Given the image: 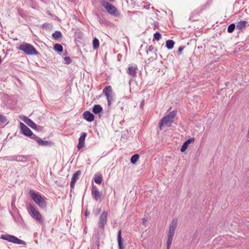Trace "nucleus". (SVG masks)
I'll return each mask as SVG.
<instances>
[{"mask_svg": "<svg viewBox=\"0 0 249 249\" xmlns=\"http://www.w3.org/2000/svg\"><path fill=\"white\" fill-rule=\"evenodd\" d=\"M52 36L54 39H58L62 37V34L60 31H56L53 34Z\"/></svg>", "mask_w": 249, "mask_h": 249, "instance_id": "obj_25", "label": "nucleus"}, {"mask_svg": "<svg viewBox=\"0 0 249 249\" xmlns=\"http://www.w3.org/2000/svg\"><path fill=\"white\" fill-rule=\"evenodd\" d=\"M184 47H182V46H181V47H179L178 49V54H181L182 53V51H183V50L184 49Z\"/></svg>", "mask_w": 249, "mask_h": 249, "instance_id": "obj_37", "label": "nucleus"}, {"mask_svg": "<svg viewBox=\"0 0 249 249\" xmlns=\"http://www.w3.org/2000/svg\"><path fill=\"white\" fill-rule=\"evenodd\" d=\"M161 35L160 33H159L158 32H156L154 34V39H155L156 40H159L160 38H161Z\"/></svg>", "mask_w": 249, "mask_h": 249, "instance_id": "obj_32", "label": "nucleus"}, {"mask_svg": "<svg viewBox=\"0 0 249 249\" xmlns=\"http://www.w3.org/2000/svg\"><path fill=\"white\" fill-rule=\"evenodd\" d=\"M139 158V155L138 154H135L133 155L130 159L131 162L132 164L135 163L138 160Z\"/></svg>", "mask_w": 249, "mask_h": 249, "instance_id": "obj_28", "label": "nucleus"}, {"mask_svg": "<svg viewBox=\"0 0 249 249\" xmlns=\"http://www.w3.org/2000/svg\"><path fill=\"white\" fill-rule=\"evenodd\" d=\"M17 49L23 51L28 55H37L38 53V52L32 45L26 42H23L20 44L17 47Z\"/></svg>", "mask_w": 249, "mask_h": 249, "instance_id": "obj_2", "label": "nucleus"}, {"mask_svg": "<svg viewBox=\"0 0 249 249\" xmlns=\"http://www.w3.org/2000/svg\"><path fill=\"white\" fill-rule=\"evenodd\" d=\"M0 238L16 244L23 245H26V242L18 239V237L14 235L2 234L1 235Z\"/></svg>", "mask_w": 249, "mask_h": 249, "instance_id": "obj_4", "label": "nucleus"}, {"mask_svg": "<svg viewBox=\"0 0 249 249\" xmlns=\"http://www.w3.org/2000/svg\"><path fill=\"white\" fill-rule=\"evenodd\" d=\"M247 22L246 21H240L236 24V28L239 31L242 30L246 25Z\"/></svg>", "mask_w": 249, "mask_h": 249, "instance_id": "obj_20", "label": "nucleus"}, {"mask_svg": "<svg viewBox=\"0 0 249 249\" xmlns=\"http://www.w3.org/2000/svg\"><path fill=\"white\" fill-rule=\"evenodd\" d=\"M7 159L9 160H15L20 162H25L26 160V158L24 156L17 155L12 157H7Z\"/></svg>", "mask_w": 249, "mask_h": 249, "instance_id": "obj_14", "label": "nucleus"}, {"mask_svg": "<svg viewBox=\"0 0 249 249\" xmlns=\"http://www.w3.org/2000/svg\"><path fill=\"white\" fill-rule=\"evenodd\" d=\"M91 193L93 197L95 200L97 201L101 198L102 194L97 189H96L94 186H92Z\"/></svg>", "mask_w": 249, "mask_h": 249, "instance_id": "obj_17", "label": "nucleus"}, {"mask_svg": "<svg viewBox=\"0 0 249 249\" xmlns=\"http://www.w3.org/2000/svg\"><path fill=\"white\" fill-rule=\"evenodd\" d=\"M142 105V103H141V106Z\"/></svg>", "mask_w": 249, "mask_h": 249, "instance_id": "obj_43", "label": "nucleus"}, {"mask_svg": "<svg viewBox=\"0 0 249 249\" xmlns=\"http://www.w3.org/2000/svg\"><path fill=\"white\" fill-rule=\"evenodd\" d=\"M92 45H93V49L95 50V49H97L99 46V40L96 38H94L93 40V41H92Z\"/></svg>", "mask_w": 249, "mask_h": 249, "instance_id": "obj_27", "label": "nucleus"}, {"mask_svg": "<svg viewBox=\"0 0 249 249\" xmlns=\"http://www.w3.org/2000/svg\"><path fill=\"white\" fill-rule=\"evenodd\" d=\"M112 89L111 86H107L103 89V93L105 95H108L111 94Z\"/></svg>", "mask_w": 249, "mask_h": 249, "instance_id": "obj_26", "label": "nucleus"}, {"mask_svg": "<svg viewBox=\"0 0 249 249\" xmlns=\"http://www.w3.org/2000/svg\"><path fill=\"white\" fill-rule=\"evenodd\" d=\"M20 119L28 125L30 126L31 128L33 129H36L37 125L36 124H35L32 120L28 118L27 117L23 116L22 117H20Z\"/></svg>", "mask_w": 249, "mask_h": 249, "instance_id": "obj_12", "label": "nucleus"}, {"mask_svg": "<svg viewBox=\"0 0 249 249\" xmlns=\"http://www.w3.org/2000/svg\"><path fill=\"white\" fill-rule=\"evenodd\" d=\"M137 71L138 68L137 65L133 64L129 65L127 72L130 76L134 77L136 76Z\"/></svg>", "mask_w": 249, "mask_h": 249, "instance_id": "obj_11", "label": "nucleus"}, {"mask_svg": "<svg viewBox=\"0 0 249 249\" xmlns=\"http://www.w3.org/2000/svg\"><path fill=\"white\" fill-rule=\"evenodd\" d=\"M29 194L33 201L40 209L45 208L47 206L46 197L41 196L40 193L36 192L34 190H30Z\"/></svg>", "mask_w": 249, "mask_h": 249, "instance_id": "obj_1", "label": "nucleus"}, {"mask_svg": "<svg viewBox=\"0 0 249 249\" xmlns=\"http://www.w3.org/2000/svg\"><path fill=\"white\" fill-rule=\"evenodd\" d=\"M106 97L107 100V105L109 106L111 104V101L113 100V96L112 94H110L108 95H106Z\"/></svg>", "mask_w": 249, "mask_h": 249, "instance_id": "obj_31", "label": "nucleus"}, {"mask_svg": "<svg viewBox=\"0 0 249 249\" xmlns=\"http://www.w3.org/2000/svg\"><path fill=\"white\" fill-rule=\"evenodd\" d=\"M7 119L5 116L0 114V122L3 124L7 122Z\"/></svg>", "mask_w": 249, "mask_h": 249, "instance_id": "obj_33", "label": "nucleus"}, {"mask_svg": "<svg viewBox=\"0 0 249 249\" xmlns=\"http://www.w3.org/2000/svg\"><path fill=\"white\" fill-rule=\"evenodd\" d=\"M154 48L152 45L149 46L146 50L147 54L149 56L150 58L153 60L157 59V54L154 52Z\"/></svg>", "mask_w": 249, "mask_h": 249, "instance_id": "obj_13", "label": "nucleus"}, {"mask_svg": "<svg viewBox=\"0 0 249 249\" xmlns=\"http://www.w3.org/2000/svg\"><path fill=\"white\" fill-rule=\"evenodd\" d=\"M103 108L100 105H94L92 108V111L95 114H98L102 112Z\"/></svg>", "mask_w": 249, "mask_h": 249, "instance_id": "obj_21", "label": "nucleus"}, {"mask_svg": "<svg viewBox=\"0 0 249 249\" xmlns=\"http://www.w3.org/2000/svg\"><path fill=\"white\" fill-rule=\"evenodd\" d=\"M29 211L33 218L40 223L43 222L42 216L32 204L29 206Z\"/></svg>", "mask_w": 249, "mask_h": 249, "instance_id": "obj_6", "label": "nucleus"}, {"mask_svg": "<svg viewBox=\"0 0 249 249\" xmlns=\"http://www.w3.org/2000/svg\"><path fill=\"white\" fill-rule=\"evenodd\" d=\"M178 223V219L175 218L173 219L169 227V233L168 235V238L173 239L174 234L175 231L177 228Z\"/></svg>", "mask_w": 249, "mask_h": 249, "instance_id": "obj_8", "label": "nucleus"}, {"mask_svg": "<svg viewBox=\"0 0 249 249\" xmlns=\"http://www.w3.org/2000/svg\"><path fill=\"white\" fill-rule=\"evenodd\" d=\"M177 115V111L173 110L170 112L169 114L164 117L160 121V129H162V126L164 124L168 125L170 126L171 124L174 122V120Z\"/></svg>", "mask_w": 249, "mask_h": 249, "instance_id": "obj_3", "label": "nucleus"}, {"mask_svg": "<svg viewBox=\"0 0 249 249\" xmlns=\"http://www.w3.org/2000/svg\"><path fill=\"white\" fill-rule=\"evenodd\" d=\"M173 239L168 238L167 241V249H170Z\"/></svg>", "mask_w": 249, "mask_h": 249, "instance_id": "obj_35", "label": "nucleus"}, {"mask_svg": "<svg viewBox=\"0 0 249 249\" xmlns=\"http://www.w3.org/2000/svg\"><path fill=\"white\" fill-rule=\"evenodd\" d=\"M99 245V242L97 241L96 244L92 246L91 249H98Z\"/></svg>", "mask_w": 249, "mask_h": 249, "instance_id": "obj_36", "label": "nucleus"}, {"mask_svg": "<svg viewBox=\"0 0 249 249\" xmlns=\"http://www.w3.org/2000/svg\"><path fill=\"white\" fill-rule=\"evenodd\" d=\"M83 115L84 118L88 122H92L94 119V115L89 111L84 112Z\"/></svg>", "mask_w": 249, "mask_h": 249, "instance_id": "obj_18", "label": "nucleus"}, {"mask_svg": "<svg viewBox=\"0 0 249 249\" xmlns=\"http://www.w3.org/2000/svg\"><path fill=\"white\" fill-rule=\"evenodd\" d=\"M89 214H90V213L89 212H88L87 211H86L85 212V215L86 216H88L89 215Z\"/></svg>", "mask_w": 249, "mask_h": 249, "instance_id": "obj_38", "label": "nucleus"}, {"mask_svg": "<svg viewBox=\"0 0 249 249\" xmlns=\"http://www.w3.org/2000/svg\"><path fill=\"white\" fill-rule=\"evenodd\" d=\"M102 180V177L99 175H95L94 177V181L97 184H100Z\"/></svg>", "mask_w": 249, "mask_h": 249, "instance_id": "obj_30", "label": "nucleus"}, {"mask_svg": "<svg viewBox=\"0 0 249 249\" xmlns=\"http://www.w3.org/2000/svg\"><path fill=\"white\" fill-rule=\"evenodd\" d=\"M142 105V103H141V106Z\"/></svg>", "mask_w": 249, "mask_h": 249, "instance_id": "obj_42", "label": "nucleus"}, {"mask_svg": "<svg viewBox=\"0 0 249 249\" xmlns=\"http://www.w3.org/2000/svg\"><path fill=\"white\" fill-rule=\"evenodd\" d=\"M117 239L118 243L119 249H122V238L121 236V230H119L118 233Z\"/></svg>", "mask_w": 249, "mask_h": 249, "instance_id": "obj_22", "label": "nucleus"}, {"mask_svg": "<svg viewBox=\"0 0 249 249\" xmlns=\"http://www.w3.org/2000/svg\"><path fill=\"white\" fill-rule=\"evenodd\" d=\"M235 28V24L234 23L231 24L228 27V32L231 33Z\"/></svg>", "mask_w": 249, "mask_h": 249, "instance_id": "obj_29", "label": "nucleus"}, {"mask_svg": "<svg viewBox=\"0 0 249 249\" xmlns=\"http://www.w3.org/2000/svg\"><path fill=\"white\" fill-rule=\"evenodd\" d=\"M174 44H175V42L172 40L169 39L166 41V47L168 49L170 50V49H172V48H173Z\"/></svg>", "mask_w": 249, "mask_h": 249, "instance_id": "obj_23", "label": "nucleus"}, {"mask_svg": "<svg viewBox=\"0 0 249 249\" xmlns=\"http://www.w3.org/2000/svg\"><path fill=\"white\" fill-rule=\"evenodd\" d=\"M107 211H104L99 218V221L98 223V228L101 230L104 231L105 226L107 224V217L108 215Z\"/></svg>", "mask_w": 249, "mask_h": 249, "instance_id": "obj_7", "label": "nucleus"}, {"mask_svg": "<svg viewBox=\"0 0 249 249\" xmlns=\"http://www.w3.org/2000/svg\"><path fill=\"white\" fill-rule=\"evenodd\" d=\"M86 136L87 134L85 132H82L81 134L80 137L78 140V143L77 146L78 149H80L83 147Z\"/></svg>", "mask_w": 249, "mask_h": 249, "instance_id": "obj_16", "label": "nucleus"}, {"mask_svg": "<svg viewBox=\"0 0 249 249\" xmlns=\"http://www.w3.org/2000/svg\"><path fill=\"white\" fill-rule=\"evenodd\" d=\"M20 130L22 134L27 136H29L33 139V136H36L31 130L23 123L20 122Z\"/></svg>", "mask_w": 249, "mask_h": 249, "instance_id": "obj_9", "label": "nucleus"}, {"mask_svg": "<svg viewBox=\"0 0 249 249\" xmlns=\"http://www.w3.org/2000/svg\"><path fill=\"white\" fill-rule=\"evenodd\" d=\"M71 62V60L70 57H65L64 58V64H69Z\"/></svg>", "mask_w": 249, "mask_h": 249, "instance_id": "obj_34", "label": "nucleus"}, {"mask_svg": "<svg viewBox=\"0 0 249 249\" xmlns=\"http://www.w3.org/2000/svg\"><path fill=\"white\" fill-rule=\"evenodd\" d=\"M96 211H97V213L96 214L99 213L101 212V209H96Z\"/></svg>", "mask_w": 249, "mask_h": 249, "instance_id": "obj_39", "label": "nucleus"}, {"mask_svg": "<svg viewBox=\"0 0 249 249\" xmlns=\"http://www.w3.org/2000/svg\"><path fill=\"white\" fill-rule=\"evenodd\" d=\"M66 53H67V52H66V53H64L63 54H64V55H66Z\"/></svg>", "mask_w": 249, "mask_h": 249, "instance_id": "obj_40", "label": "nucleus"}, {"mask_svg": "<svg viewBox=\"0 0 249 249\" xmlns=\"http://www.w3.org/2000/svg\"><path fill=\"white\" fill-rule=\"evenodd\" d=\"M101 4L110 15L114 16H118L119 15L116 8L108 2L105 0H101Z\"/></svg>", "mask_w": 249, "mask_h": 249, "instance_id": "obj_5", "label": "nucleus"}, {"mask_svg": "<svg viewBox=\"0 0 249 249\" xmlns=\"http://www.w3.org/2000/svg\"><path fill=\"white\" fill-rule=\"evenodd\" d=\"M54 49L55 51L59 52L61 53L62 52L63 50V46L59 44H55L53 46Z\"/></svg>", "mask_w": 249, "mask_h": 249, "instance_id": "obj_24", "label": "nucleus"}, {"mask_svg": "<svg viewBox=\"0 0 249 249\" xmlns=\"http://www.w3.org/2000/svg\"><path fill=\"white\" fill-rule=\"evenodd\" d=\"M194 140H195L194 138H191V139H189L187 140L186 141H185L183 143L182 146H181L180 151L182 152H184L187 148L189 144L193 142L194 141Z\"/></svg>", "mask_w": 249, "mask_h": 249, "instance_id": "obj_19", "label": "nucleus"}, {"mask_svg": "<svg viewBox=\"0 0 249 249\" xmlns=\"http://www.w3.org/2000/svg\"><path fill=\"white\" fill-rule=\"evenodd\" d=\"M33 139L36 141L38 145L42 146H50L52 143L51 142L42 140L36 135L33 136Z\"/></svg>", "mask_w": 249, "mask_h": 249, "instance_id": "obj_10", "label": "nucleus"}, {"mask_svg": "<svg viewBox=\"0 0 249 249\" xmlns=\"http://www.w3.org/2000/svg\"><path fill=\"white\" fill-rule=\"evenodd\" d=\"M142 105V103H141V106Z\"/></svg>", "mask_w": 249, "mask_h": 249, "instance_id": "obj_41", "label": "nucleus"}, {"mask_svg": "<svg viewBox=\"0 0 249 249\" xmlns=\"http://www.w3.org/2000/svg\"><path fill=\"white\" fill-rule=\"evenodd\" d=\"M81 171L80 170H78L76 171L72 176L71 178V189H73L75 183L76 181V180L79 178V176L81 175Z\"/></svg>", "mask_w": 249, "mask_h": 249, "instance_id": "obj_15", "label": "nucleus"}]
</instances>
